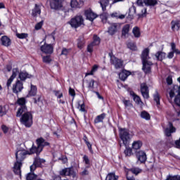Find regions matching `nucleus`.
Wrapping results in <instances>:
<instances>
[{
  "mask_svg": "<svg viewBox=\"0 0 180 180\" xmlns=\"http://www.w3.org/2000/svg\"><path fill=\"white\" fill-rule=\"evenodd\" d=\"M29 154V152L25 150H18L15 153L16 162L14 164L13 171L17 175H20L22 168V161L26 158V155Z\"/></svg>",
  "mask_w": 180,
  "mask_h": 180,
  "instance_id": "nucleus-1",
  "label": "nucleus"
},
{
  "mask_svg": "<svg viewBox=\"0 0 180 180\" xmlns=\"http://www.w3.org/2000/svg\"><path fill=\"white\" fill-rule=\"evenodd\" d=\"M36 143L37 144V146H34V145H32V148L30 149V152H28V154H37V155H39V154L43 151V148L47 146H50V143L44 139L43 138H39L36 140Z\"/></svg>",
  "mask_w": 180,
  "mask_h": 180,
  "instance_id": "nucleus-2",
  "label": "nucleus"
},
{
  "mask_svg": "<svg viewBox=\"0 0 180 180\" xmlns=\"http://www.w3.org/2000/svg\"><path fill=\"white\" fill-rule=\"evenodd\" d=\"M150 53V49H145L141 55V60H142V64L143 68L142 70L146 72V74H148L150 71H151V65H153L152 62L148 61V58L150 57L148 56V53Z\"/></svg>",
  "mask_w": 180,
  "mask_h": 180,
  "instance_id": "nucleus-3",
  "label": "nucleus"
},
{
  "mask_svg": "<svg viewBox=\"0 0 180 180\" xmlns=\"http://www.w3.org/2000/svg\"><path fill=\"white\" fill-rule=\"evenodd\" d=\"M20 122L25 127L30 128L33 125V115L31 112L26 110L20 115Z\"/></svg>",
  "mask_w": 180,
  "mask_h": 180,
  "instance_id": "nucleus-4",
  "label": "nucleus"
},
{
  "mask_svg": "<svg viewBox=\"0 0 180 180\" xmlns=\"http://www.w3.org/2000/svg\"><path fill=\"white\" fill-rule=\"evenodd\" d=\"M118 130L120 139H121L123 144H124L125 147H127L129 146V143H130V139H131L130 132L129 131V129L125 128H119Z\"/></svg>",
  "mask_w": 180,
  "mask_h": 180,
  "instance_id": "nucleus-5",
  "label": "nucleus"
},
{
  "mask_svg": "<svg viewBox=\"0 0 180 180\" xmlns=\"http://www.w3.org/2000/svg\"><path fill=\"white\" fill-rule=\"evenodd\" d=\"M69 25H70L71 27L74 29H78V27H81V26H84V18L82 15H76L72 18L69 22Z\"/></svg>",
  "mask_w": 180,
  "mask_h": 180,
  "instance_id": "nucleus-6",
  "label": "nucleus"
},
{
  "mask_svg": "<svg viewBox=\"0 0 180 180\" xmlns=\"http://www.w3.org/2000/svg\"><path fill=\"white\" fill-rule=\"evenodd\" d=\"M16 103L20 106L17 111L16 116L17 117H20L23 112H26V110H27V108L26 107V98H20L17 100Z\"/></svg>",
  "mask_w": 180,
  "mask_h": 180,
  "instance_id": "nucleus-7",
  "label": "nucleus"
},
{
  "mask_svg": "<svg viewBox=\"0 0 180 180\" xmlns=\"http://www.w3.org/2000/svg\"><path fill=\"white\" fill-rule=\"evenodd\" d=\"M23 91V82L19 79H17L15 82L12 86L13 94L18 95Z\"/></svg>",
  "mask_w": 180,
  "mask_h": 180,
  "instance_id": "nucleus-8",
  "label": "nucleus"
},
{
  "mask_svg": "<svg viewBox=\"0 0 180 180\" xmlns=\"http://www.w3.org/2000/svg\"><path fill=\"white\" fill-rule=\"evenodd\" d=\"M99 44H101V38L96 35H94L93 41L87 46L88 53H93L94 47L96 46H99Z\"/></svg>",
  "mask_w": 180,
  "mask_h": 180,
  "instance_id": "nucleus-9",
  "label": "nucleus"
},
{
  "mask_svg": "<svg viewBox=\"0 0 180 180\" xmlns=\"http://www.w3.org/2000/svg\"><path fill=\"white\" fill-rule=\"evenodd\" d=\"M59 174L61 176H72V178H75L77 176V174L71 167L63 169L60 171Z\"/></svg>",
  "mask_w": 180,
  "mask_h": 180,
  "instance_id": "nucleus-10",
  "label": "nucleus"
},
{
  "mask_svg": "<svg viewBox=\"0 0 180 180\" xmlns=\"http://www.w3.org/2000/svg\"><path fill=\"white\" fill-rule=\"evenodd\" d=\"M41 51L44 53V54H53L54 51V44H47L45 43L41 46Z\"/></svg>",
  "mask_w": 180,
  "mask_h": 180,
  "instance_id": "nucleus-11",
  "label": "nucleus"
},
{
  "mask_svg": "<svg viewBox=\"0 0 180 180\" xmlns=\"http://www.w3.org/2000/svg\"><path fill=\"white\" fill-rule=\"evenodd\" d=\"M138 6H155L157 4V0H137Z\"/></svg>",
  "mask_w": 180,
  "mask_h": 180,
  "instance_id": "nucleus-12",
  "label": "nucleus"
},
{
  "mask_svg": "<svg viewBox=\"0 0 180 180\" xmlns=\"http://www.w3.org/2000/svg\"><path fill=\"white\" fill-rule=\"evenodd\" d=\"M64 4V0H51L50 6L51 9H61Z\"/></svg>",
  "mask_w": 180,
  "mask_h": 180,
  "instance_id": "nucleus-13",
  "label": "nucleus"
},
{
  "mask_svg": "<svg viewBox=\"0 0 180 180\" xmlns=\"http://www.w3.org/2000/svg\"><path fill=\"white\" fill-rule=\"evenodd\" d=\"M18 74H19V68H13L12 70V75L10 77V78L8 79L6 83V86H8V88H9L11 85H12V82H13V79L16 78V77L18 76Z\"/></svg>",
  "mask_w": 180,
  "mask_h": 180,
  "instance_id": "nucleus-14",
  "label": "nucleus"
},
{
  "mask_svg": "<svg viewBox=\"0 0 180 180\" xmlns=\"http://www.w3.org/2000/svg\"><path fill=\"white\" fill-rule=\"evenodd\" d=\"M44 162H46L44 159H41L40 158L37 157L34 159L33 164L30 166V171H34L37 167H40Z\"/></svg>",
  "mask_w": 180,
  "mask_h": 180,
  "instance_id": "nucleus-15",
  "label": "nucleus"
},
{
  "mask_svg": "<svg viewBox=\"0 0 180 180\" xmlns=\"http://www.w3.org/2000/svg\"><path fill=\"white\" fill-rule=\"evenodd\" d=\"M141 92L144 99H148V98H150V95L148 94V86H147V84L146 83L141 84Z\"/></svg>",
  "mask_w": 180,
  "mask_h": 180,
  "instance_id": "nucleus-16",
  "label": "nucleus"
},
{
  "mask_svg": "<svg viewBox=\"0 0 180 180\" xmlns=\"http://www.w3.org/2000/svg\"><path fill=\"white\" fill-rule=\"evenodd\" d=\"M86 87L91 92H95V90L98 89V83L94 79H89L86 81Z\"/></svg>",
  "mask_w": 180,
  "mask_h": 180,
  "instance_id": "nucleus-17",
  "label": "nucleus"
},
{
  "mask_svg": "<svg viewBox=\"0 0 180 180\" xmlns=\"http://www.w3.org/2000/svg\"><path fill=\"white\" fill-rule=\"evenodd\" d=\"M84 15L86 19H88V20H90V22H93V20H95V19L98 18L96 13H94L91 9L86 10L84 11Z\"/></svg>",
  "mask_w": 180,
  "mask_h": 180,
  "instance_id": "nucleus-18",
  "label": "nucleus"
},
{
  "mask_svg": "<svg viewBox=\"0 0 180 180\" xmlns=\"http://www.w3.org/2000/svg\"><path fill=\"white\" fill-rule=\"evenodd\" d=\"M111 64L114 65V67L117 69V68H122L123 67V60L112 56L111 57Z\"/></svg>",
  "mask_w": 180,
  "mask_h": 180,
  "instance_id": "nucleus-19",
  "label": "nucleus"
},
{
  "mask_svg": "<svg viewBox=\"0 0 180 180\" xmlns=\"http://www.w3.org/2000/svg\"><path fill=\"white\" fill-rule=\"evenodd\" d=\"M136 157L138 158V161H140V162L143 163L147 161V155L146 154V152L143 150H140L136 153Z\"/></svg>",
  "mask_w": 180,
  "mask_h": 180,
  "instance_id": "nucleus-20",
  "label": "nucleus"
},
{
  "mask_svg": "<svg viewBox=\"0 0 180 180\" xmlns=\"http://www.w3.org/2000/svg\"><path fill=\"white\" fill-rule=\"evenodd\" d=\"M175 131H176L175 127H174V126L172 125V123L169 122V127L166 128L165 130V135L167 136V137H169V136H171V134L175 133Z\"/></svg>",
  "mask_w": 180,
  "mask_h": 180,
  "instance_id": "nucleus-21",
  "label": "nucleus"
},
{
  "mask_svg": "<svg viewBox=\"0 0 180 180\" xmlns=\"http://www.w3.org/2000/svg\"><path fill=\"white\" fill-rule=\"evenodd\" d=\"M129 32H130V25L127 24L122 27V37H124V39H126V37H128Z\"/></svg>",
  "mask_w": 180,
  "mask_h": 180,
  "instance_id": "nucleus-22",
  "label": "nucleus"
},
{
  "mask_svg": "<svg viewBox=\"0 0 180 180\" xmlns=\"http://www.w3.org/2000/svg\"><path fill=\"white\" fill-rule=\"evenodd\" d=\"M41 13V5L35 4V7L32 9V16L36 17Z\"/></svg>",
  "mask_w": 180,
  "mask_h": 180,
  "instance_id": "nucleus-23",
  "label": "nucleus"
},
{
  "mask_svg": "<svg viewBox=\"0 0 180 180\" xmlns=\"http://www.w3.org/2000/svg\"><path fill=\"white\" fill-rule=\"evenodd\" d=\"M1 44L3 46H5V47H9V46H11V39H9V37H8L7 36H3L1 38Z\"/></svg>",
  "mask_w": 180,
  "mask_h": 180,
  "instance_id": "nucleus-24",
  "label": "nucleus"
},
{
  "mask_svg": "<svg viewBox=\"0 0 180 180\" xmlns=\"http://www.w3.org/2000/svg\"><path fill=\"white\" fill-rule=\"evenodd\" d=\"M155 57L158 61H162V60L167 57V53H165V52L159 51L155 54Z\"/></svg>",
  "mask_w": 180,
  "mask_h": 180,
  "instance_id": "nucleus-25",
  "label": "nucleus"
},
{
  "mask_svg": "<svg viewBox=\"0 0 180 180\" xmlns=\"http://www.w3.org/2000/svg\"><path fill=\"white\" fill-rule=\"evenodd\" d=\"M45 40L46 43H49L48 44H56V37H54L53 34L47 35L45 37Z\"/></svg>",
  "mask_w": 180,
  "mask_h": 180,
  "instance_id": "nucleus-26",
  "label": "nucleus"
},
{
  "mask_svg": "<svg viewBox=\"0 0 180 180\" xmlns=\"http://www.w3.org/2000/svg\"><path fill=\"white\" fill-rule=\"evenodd\" d=\"M172 24V30L173 32H178L180 29V21L179 20H173L171 22Z\"/></svg>",
  "mask_w": 180,
  "mask_h": 180,
  "instance_id": "nucleus-27",
  "label": "nucleus"
},
{
  "mask_svg": "<svg viewBox=\"0 0 180 180\" xmlns=\"http://www.w3.org/2000/svg\"><path fill=\"white\" fill-rule=\"evenodd\" d=\"M131 72L127 70H123L119 74V77L122 79V81H126L127 79V77L131 75Z\"/></svg>",
  "mask_w": 180,
  "mask_h": 180,
  "instance_id": "nucleus-28",
  "label": "nucleus"
},
{
  "mask_svg": "<svg viewBox=\"0 0 180 180\" xmlns=\"http://www.w3.org/2000/svg\"><path fill=\"white\" fill-rule=\"evenodd\" d=\"M143 146V142L140 140L135 141L132 143V150H140Z\"/></svg>",
  "mask_w": 180,
  "mask_h": 180,
  "instance_id": "nucleus-29",
  "label": "nucleus"
},
{
  "mask_svg": "<svg viewBox=\"0 0 180 180\" xmlns=\"http://www.w3.org/2000/svg\"><path fill=\"white\" fill-rule=\"evenodd\" d=\"M117 26H119L117 23L112 24L108 28V33H110V34H115V33L117 32Z\"/></svg>",
  "mask_w": 180,
  "mask_h": 180,
  "instance_id": "nucleus-30",
  "label": "nucleus"
},
{
  "mask_svg": "<svg viewBox=\"0 0 180 180\" xmlns=\"http://www.w3.org/2000/svg\"><path fill=\"white\" fill-rule=\"evenodd\" d=\"M37 94V87L33 84H31L30 90L28 93L27 96H36V94Z\"/></svg>",
  "mask_w": 180,
  "mask_h": 180,
  "instance_id": "nucleus-31",
  "label": "nucleus"
},
{
  "mask_svg": "<svg viewBox=\"0 0 180 180\" xmlns=\"http://www.w3.org/2000/svg\"><path fill=\"white\" fill-rule=\"evenodd\" d=\"M20 81H25L27 78H32V75L27 74L26 72H20L19 73Z\"/></svg>",
  "mask_w": 180,
  "mask_h": 180,
  "instance_id": "nucleus-32",
  "label": "nucleus"
},
{
  "mask_svg": "<svg viewBox=\"0 0 180 180\" xmlns=\"http://www.w3.org/2000/svg\"><path fill=\"white\" fill-rule=\"evenodd\" d=\"M111 18H116L117 19H124L126 15L120 13V12H114L110 15Z\"/></svg>",
  "mask_w": 180,
  "mask_h": 180,
  "instance_id": "nucleus-33",
  "label": "nucleus"
},
{
  "mask_svg": "<svg viewBox=\"0 0 180 180\" xmlns=\"http://www.w3.org/2000/svg\"><path fill=\"white\" fill-rule=\"evenodd\" d=\"M99 4L102 8L103 12H105L106 7L109 6V0H100Z\"/></svg>",
  "mask_w": 180,
  "mask_h": 180,
  "instance_id": "nucleus-34",
  "label": "nucleus"
},
{
  "mask_svg": "<svg viewBox=\"0 0 180 180\" xmlns=\"http://www.w3.org/2000/svg\"><path fill=\"white\" fill-rule=\"evenodd\" d=\"M131 95H132L133 99L137 105H140L141 106H143V103L141 102V98H140V96L136 95V94L134 93H131Z\"/></svg>",
  "mask_w": 180,
  "mask_h": 180,
  "instance_id": "nucleus-35",
  "label": "nucleus"
},
{
  "mask_svg": "<svg viewBox=\"0 0 180 180\" xmlns=\"http://www.w3.org/2000/svg\"><path fill=\"white\" fill-rule=\"evenodd\" d=\"M99 68V66L98 65H94L91 70L90 71H88L85 77H88V75H94V74H95V72H96V71H98V69Z\"/></svg>",
  "mask_w": 180,
  "mask_h": 180,
  "instance_id": "nucleus-36",
  "label": "nucleus"
},
{
  "mask_svg": "<svg viewBox=\"0 0 180 180\" xmlns=\"http://www.w3.org/2000/svg\"><path fill=\"white\" fill-rule=\"evenodd\" d=\"M132 33L136 39H139V37L141 36V32H140V28H139V27H134L132 30Z\"/></svg>",
  "mask_w": 180,
  "mask_h": 180,
  "instance_id": "nucleus-37",
  "label": "nucleus"
},
{
  "mask_svg": "<svg viewBox=\"0 0 180 180\" xmlns=\"http://www.w3.org/2000/svg\"><path fill=\"white\" fill-rule=\"evenodd\" d=\"M106 117V114L102 113L100 115H98L96 119L94 120L95 123H101V122H103V119Z\"/></svg>",
  "mask_w": 180,
  "mask_h": 180,
  "instance_id": "nucleus-38",
  "label": "nucleus"
},
{
  "mask_svg": "<svg viewBox=\"0 0 180 180\" xmlns=\"http://www.w3.org/2000/svg\"><path fill=\"white\" fill-rule=\"evenodd\" d=\"M119 179V176H116L115 173H109L107 176L105 180H117Z\"/></svg>",
  "mask_w": 180,
  "mask_h": 180,
  "instance_id": "nucleus-39",
  "label": "nucleus"
},
{
  "mask_svg": "<svg viewBox=\"0 0 180 180\" xmlns=\"http://www.w3.org/2000/svg\"><path fill=\"white\" fill-rule=\"evenodd\" d=\"M1 129L4 134H9L11 133V128L5 124L1 125Z\"/></svg>",
  "mask_w": 180,
  "mask_h": 180,
  "instance_id": "nucleus-40",
  "label": "nucleus"
},
{
  "mask_svg": "<svg viewBox=\"0 0 180 180\" xmlns=\"http://www.w3.org/2000/svg\"><path fill=\"white\" fill-rule=\"evenodd\" d=\"M141 169L139 167H134L129 170V172H131L132 174H134V175H139V174H141Z\"/></svg>",
  "mask_w": 180,
  "mask_h": 180,
  "instance_id": "nucleus-41",
  "label": "nucleus"
},
{
  "mask_svg": "<svg viewBox=\"0 0 180 180\" xmlns=\"http://www.w3.org/2000/svg\"><path fill=\"white\" fill-rule=\"evenodd\" d=\"M16 37L18 39H27L29 37V34L27 33H16L15 34Z\"/></svg>",
  "mask_w": 180,
  "mask_h": 180,
  "instance_id": "nucleus-42",
  "label": "nucleus"
},
{
  "mask_svg": "<svg viewBox=\"0 0 180 180\" xmlns=\"http://www.w3.org/2000/svg\"><path fill=\"white\" fill-rule=\"evenodd\" d=\"M141 117L145 120H150V114L147 111H142L141 112Z\"/></svg>",
  "mask_w": 180,
  "mask_h": 180,
  "instance_id": "nucleus-43",
  "label": "nucleus"
},
{
  "mask_svg": "<svg viewBox=\"0 0 180 180\" xmlns=\"http://www.w3.org/2000/svg\"><path fill=\"white\" fill-rule=\"evenodd\" d=\"M128 49H129L130 50H132V51H137V46H136V44L133 43V42H129L127 44Z\"/></svg>",
  "mask_w": 180,
  "mask_h": 180,
  "instance_id": "nucleus-44",
  "label": "nucleus"
},
{
  "mask_svg": "<svg viewBox=\"0 0 180 180\" xmlns=\"http://www.w3.org/2000/svg\"><path fill=\"white\" fill-rule=\"evenodd\" d=\"M70 6L73 9H77V8H79V4L77 0H71Z\"/></svg>",
  "mask_w": 180,
  "mask_h": 180,
  "instance_id": "nucleus-45",
  "label": "nucleus"
},
{
  "mask_svg": "<svg viewBox=\"0 0 180 180\" xmlns=\"http://www.w3.org/2000/svg\"><path fill=\"white\" fill-rule=\"evenodd\" d=\"M36 178H37V175L34 174L33 171H31V172L27 175V180H34Z\"/></svg>",
  "mask_w": 180,
  "mask_h": 180,
  "instance_id": "nucleus-46",
  "label": "nucleus"
},
{
  "mask_svg": "<svg viewBox=\"0 0 180 180\" xmlns=\"http://www.w3.org/2000/svg\"><path fill=\"white\" fill-rule=\"evenodd\" d=\"M153 99L155 102H156V105L158 108V106H160V94H158V92L156 91L153 95Z\"/></svg>",
  "mask_w": 180,
  "mask_h": 180,
  "instance_id": "nucleus-47",
  "label": "nucleus"
},
{
  "mask_svg": "<svg viewBox=\"0 0 180 180\" xmlns=\"http://www.w3.org/2000/svg\"><path fill=\"white\" fill-rule=\"evenodd\" d=\"M100 18L103 22H106V20H108V18H109V14L107 12H104L100 15Z\"/></svg>",
  "mask_w": 180,
  "mask_h": 180,
  "instance_id": "nucleus-48",
  "label": "nucleus"
},
{
  "mask_svg": "<svg viewBox=\"0 0 180 180\" xmlns=\"http://www.w3.org/2000/svg\"><path fill=\"white\" fill-rule=\"evenodd\" d=\"M165 180H180V176L179 175H169L167 176Z\"/></svg>",
  "mask_w": 180,
  "mask_h": 180,
  "instance_id": "nucleus-49",
  "label": "nucleus"
},
{
  "mask_svg": "<svg viewBox=\"0 0 180 180\" xmlns=\"http://www.w3.org/2000/svg\"><path fill=\"white\" fill-rule=\"evenodd\" d=\"M124 153L127 157H130V155H131V154H133L131 148H127V146H126V149L124 150Z\"/></svg>",
  "mask_w": 180,
  "mask_h": 180,
  "instance_id": "nucleus-50",
  "label": "nucleus"
},
{
  "mask_svg": "<svg viewBox=\"0 0 180 180\" xmlns=\"http://www.w3.org/2000/svg\"><path fill=\"white\" fill-rule=\"evenodd\" d=\"M146 16H147V8H143L141 11V14H138V18L140 19L141 18H146Z\"/></svg>",
  "mask_w": 180,
  "mask_h": 180,
  "instance_id": "nucleus-51",
  "label": "nucleus"
},
{
  "mask_svg": "<svg viewBox=\"0 0 180 180\" xmlns=\"http://www.w3.org/2000/svg\"><path fill=\"white\" fill-rule=\"evenodd\" d=\"M84 44H85V42L84 41V40H82L79 39L77 40V47L80 50L82 49V48L84 47Z\"/></svg>",
  "mask_w": 180,
  "mask_h": 180,
  "instance_id": "nucleus-52",
  "label": "nucleus"
},
{
  "mask_svg": "<svg viewBox=\"0 0 180 180\" xmlns=\"http://www.w3.org/2000/svg\"><path fill=\"white\" fill-rule=\"evenodd\" d=\"M42 60H43V63H46V64L51 63V58L49 56H44L42 58Z\"/></svg>",
  "mask_w": 180,
  "mask_h": 180,
  "instance_id": "nucleus-53",
  "label": "nucleus"
},
{
  "mask_svg": "<svg viewBox=\"0 0 180 180\" xmlns=\"http://www.w3.org/2000/svg\"><path fill=\"white\" fill-rule=\"evenodd\" d=\"M70 54V49H67L66 48H63L60 55L61 56H68Z\"/></svg>",
  "mask_w": 180,
  "mask_h": 180,
  "instance_id": "nucleus-54",
  "label": "nucleus"
},
{
  "mask_svg": "<svg viewBox=\"0 0 180 180\" xmlns=\"http://www.w3.org/2000/svg\"><path fill=\"white\" fill-rule=\"evenodd\" d=\"M6 115V108L4 106H0V116H5Z\"/></svg>",
  "mask_w": 180,
  "mask_h": 180,
  "instance_id": "nucleus-55",
  "label": "nucleus"
},
{
  "mask_svg": "<svg viewBox=\"0 0 180 180\" xmlns=\"http://www.w3.org/2000/svg\"><path fill=\"white\" fill-rule=\"evenodd\" d=\"M55 96L57 97V99H61L63 98V92L60 91H54Z\"/></svg>",
  "mask_w": 180,
  "mask_h": 180,
  "instance_id": "nucleus-56",
  "label": "nucleus"
},
{
  "mask_svg": "<svg viewBox=\"0 0 180 180\" xmlns=\"http://www.w3.org/2000/svg\"><path fill=\"white\" fill-rule=\"evenodd\" d=\"M43 27V21H41L35 25V30H40L41 27Z\"/></svg>",
  "mask_w": 180,
  "mask_h": 180,
  "instance_id": "nucleus-57",
  "label": "nucleus"
},
{
  "mask_svg": "<svg viewBox=\"0 0 180 180\" xmlns=\"http://www.w3.org/2000/svg\"><path fill=\"white\" fill-rule=\"evenodd\" d=\"M123 103H124L125 108H129V107L131 106V103H130V101H129V100H124Z\"/></svg>",
  "mask_w": 180,
  "mask_h": 180,
  "instance_id": "nucleus-58",
  "label": "nucleus"
},
{
  "mask_svg": "<svg viewBox=\"0 0 180 180\" xmlns=\"http://www.w3.org/2000/svg\"><path fill=\"white\" fill-rule=\"evenodd\" d=\"M83 161L85 162V164H86V165H89L90 162H89V158H88V156L84 155V156L83 157Z\"/></svg>",
  "mask_w": 180,
  "mask_h": 180,
  "instance_id": "nucleus-59",
  "label": "nucleus"
},
{
  "mask_svg": "<svg viewBox=\"0 0 180 180\" xmlns=\"http://www.w3.org/2000/svg\"><path fill=\"white\" fill-rule=\"evenodd\" d=\"M78 109L80 112H85V104L79 105Z\"/></svg>",
  "mask_w": 180,
  "mask_h": 180,
  "instance_id": "nucleus-60",
  "label": "nucleus"
},
{
  "mask_svg": "<svg viewBox=\"0 0 180 180\" xmlns=\"http://www.w3.org/2000/svg\"><path fill=\"white\" fill-rule=\"evenodd\" d=\"M69 94L70 95V96H75V90H74V89L70 88Z\"/></svg>",
  "mask_w": 180,
  "mask_h": 180,
  "instance_id": "nucleus-61",
  "label": "nucleus"
},
{
  "mask_svg": "<svg viewBox=\"0 0 180 180\" xmlns=\"http://www.w3.org/2000/svg\"><path fill=\"white\" fill-rule=\"evenodd\" d=\"M167 83L168 84V85H171L172 84V77H171V76H169L167 79Z\"/></svg>",
  "mask_w": 180,
  "mask_h": 180,
  "instance_id": "nucleus-62",
  "label": "nucleus"
},
{
  "mask_svg": "<svg viewBox=\"0 0 180 180\" xmlns=\"http://www.w3.org/2000/svg\"><path fill=\"white\" fill-rule=\"evenodd\" d=\"M88 174H89V172H88L86 169H84V170L80 173V175H82L84 176L85 175H88Z\"/></svg>",
  "mask_w": 180,
  "mask_h": 180,
  "instance_id": "nucleus-63",
  "label": "nucleus"
},
{
  "mask_svg": "<svg viewBox=\"0 0 180 180\" xmlns=\"http://www.w3.org/2000/svg\"><path fill=\"white\" fill-rule=\"evenodd\" d=\"M174 58V51H171L167 55V58Z\"/></svg>",
  "mask_w": 180,
  "mask_h": 180,
  "instance_id": "nucleus-64",
  "label": "nucleus"
}]
</instances>
